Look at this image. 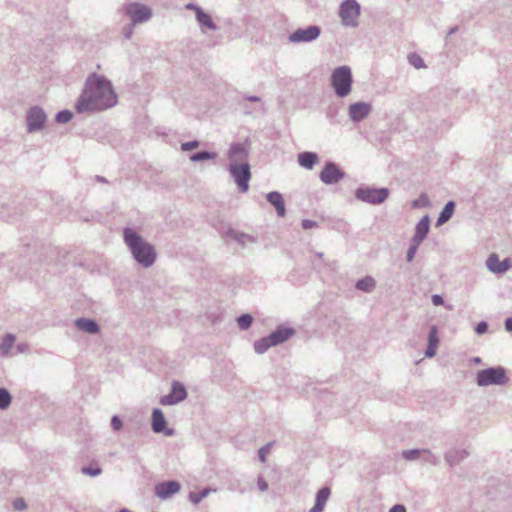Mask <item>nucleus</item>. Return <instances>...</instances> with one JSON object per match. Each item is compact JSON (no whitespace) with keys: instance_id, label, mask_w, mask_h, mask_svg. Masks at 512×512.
<instances>
[{"instance_id":"nucleus-1","label":"nucleus","mask_w":512,"mask_h":512,"mask_svg":"<svg viewBox=\"0 0 512 512\" xmlns=\"http://www.w3.org/2000/svg\"><path fill=\"white\" fill-rule=\"evenodd\" d=\"M117 103L112 83L103 75L92 73L85 81L75 108L78 113L107 110Z\"/></svg>"},{"instance_id":"nucleus-2","label":"nucleus","mask_w":512,"mask_h":512,"mask_svg":"<svg viewBox=\"0 0 512 512\" xmlns=\"http://www.w3.org/2000/svg\"><path fill=\"white\" fill-rule=\"evenodd\" d=\"M123 240L128 247L133 259L143 268H150L157 259L155 247L145 240L134 229L126 227L123 229Z\"/></svg>"},{"instance_id":"nucleus-3","label":"nucleus","mask_w":512,"mask_h":512,"mask_svg":"<svg viewBox=\"0 0 512 512\" xmlns=\"http://www.w3.org/2000/svg\"><path fill=\"white\" fill-rule=\"evenodd\" d=\"M330 82L337 97H347L352 91L353 84L351 68L346 65L335 68L331 73Z\"/></svg>"},{"instance_id":"nucleus-4","label":"nucleus","mask_w":512,"mask_h":512,"mask_svg":"<svg viewBox=\"0 0 512 512\" xmlns=\"http://www.w3.org/2000/svg\"><path fill=\"white\" fill-rule=\"evenodd\" d=\"M508 380L505 369L500 366L483 369L477 373V384L481 387L504 385Z\"/></svg>"},{"instance_id":"nucleus-5","label":"nucleus","mask_w":512,"mask_h":512,"mask_svg":"<svg viewBox=\"0 0 512 512\" xmlns=\"http://www.w3.org/2000/svg\"><path fill=\"white\" fill-rule=\"evenodd\" d=\"M357 199L369 203V204H381L389 196V190L387 188H372V187H359L355 191Z\"/></svg>"},{"instance_id":"nucleus-6","label":"nucleus","mask_w":512,"mask_h":512,"mask_svg":"<svg viewBox=\"0 0 512 512\" xmlns=\"http://www.w3.org/2000/svg\"><path fill=\"white\" fill-rule=\"evenodd\" d=\"M342 24L347 27H357L360 16V5L356 0H345L339 9Z\"/></svg>"},{"instance_id":"nucleus-7","label":"nucleus","mask_w":512,"mask_h":512,"mask_svg":"<svg viewBox=\"0 0 512 512\" xmlns=\"http://www.w3.org/2000/svg\"><path fill=\"white\" fill-rule=\"evenodd\" d=\"M229 172L237 183L241 192H247L249 189V181L251 178L250 165L248 162L241 164L230 163Z\"/></svg>"},{"instance_id":"nucleus-8","label":"nucleus","mask_w":512,"mask_h":512,"mask_svg":"<svg viewBox=\"0 0 512 512\" xmlns=\"http://www.w3.org/2000/svg\"><path fill=\"white\" fill-rule=\"evenodd\" d=\"M125 14L130 18L132 25H137L149 21L153 15L148 6L131 2L125 6Z\"/></svg>"},{"instance_id":"nucleus-9","label":"nucleus","mask_w":512,"mask_h":512,"mask_svg":"<svg viewBox=\"0 0 512 512\" xmlns=\"http://www.w3.org/2000/svg\"><path fill=\"white\" fill-rule=\"evenodd\" d=\"M47 115L39 106L31 107L26 113L27 131L34 133L41 131L46 124Z\"/></svg>"},{"instance_id":"nucleus-10","label":"nucleus","mask_w":512,"mask_h":512,"mask_svg":"<svg viewBox=\"0 0 512 512\" xmlns=\"http://www.w3.org/2000/svg\"><path fill=\"white\" fill-rule=\"evenodd\" d=\"M321 33L317 25H310L306 28H299L289 35V41L292 43L312 42L316 40Z\"/></svg>"},{"instance_id":"nucleus-11","label":"nucleus","mask_w":512,"mask_h":512,"mask_svg":"<svg viewBox=\"0 0 512 512\" xmlns=\"http://www.w3.org/2000/svg\"><path fill=\"white\" fill-rule=\"evenodd\" d=\"M187 397V391L183 384L178 381L172 383L171 392L160 398V403L165 406L176 405Z\"/></svg>"},{"instance_id":"nucleus-12","label":"nucleus","mask_w":512,"mask_h":512,"mask_svg":"<svg viewBox=\"0 0 512 512\" xmlns=\"http://www.w3.org/2000/svg\"><path fill=\"white\" fill-rule=\"evenodd\" d=\"M344 176V172L333 162H327L319 175L320 180L326 185L335 184Z\"/></svg>"},{"instance_id":"nucleus-13","label":"nucleus","mask_w":512,"mask_h":512,"mask_svg":"<svg viewBox=\"0 0 512 512\" xmlns=\"http://www.w3.org/2000/svg\"><path fill=\"white\" fill-rule=\"evenodd\" d=\"M372 112V105L368 102H355L349 105L348 115L351 121L360 122Z\"/></svg>"},{"instance_id":"nucleus-14","label":"nucleus","mask_w":512,"mask_h":512,"mask_svg":"<svg viewBox=\"0 0 512 512\" xmlns=\"http://www.w3.org/2000/svg\"><path fill=\"white\" fill-rule=\"evenodd\" d=\"M180 488V483L177 481H164L155 486V495L162 500H166L178 493Z\"/></svg>"},{"instance_id":"nucleus-15","label":"nucleus","mask_w":512,"mask_h":512,"mask_svg":"<svg viewBox=\"0 0 512 512\" xmlns=\"http://www.w3.org/2000/svg\"><path fill=\"white\" fill-rule=\"evenodd\" d=\"M486 266L494 274H503L511 268L512 263L509 258L500 261L498 256L493 253L487 258Z\"/></svg>"},{"instance_id":"nucleus-16","label":"nucleus","mask_w":512,"mask_h":512,"mask_svg":"<svg viewBox=\"0 0 512 512\" xmlns=\"http://www.w3.org/2000/svg\"><path fill=\"white\" fill-rule=\"evenodd\" d=\"M152 430L155 433L164 432L167 436H172L174 434L173 429H166V419L163 412L158 408L154 409L152 412Z\"/></svg>"},{"instance_id":"nucleus-17","label":"nucleus","mask_w":512,"mask_h":512,"mask_svg":"<svg viewBox=\"0 0 512 512\" xmlns=\"http://www.w3.org/2000/svg\"><path fill=\"white\" fill-rule=\"evenodd\" d=\"M248 150L243 144L233 143L228 150L230 163L241 164L247 162Z\"/></svg>"},{"instance_id":"nucleus-18","label":"nucleus","mask_w":512,"mask_h":512,"mask_svg":"<svg viewBox=\"0 0 512 512\" xmlns=\"http://www.w3.org/2000/svg\"><path fill=\"white\" fill-rule=\"evenodd\" d=\"M430 230V218L428 215H425L420 219V221L416 224L415 234L412 237V242L416 244H421L423 240L426 238L427 234Z\"/></svg>"},{"instance_id":"nucleus-19","label":"nucleus","mask_w":512,"mask_h":512,"mask_svg":"<svg viewBox=\"0 0 512 512\" xmlns=\"http://www.w3.org/2000/svg\"><path fill=\"white\" fill-rule=\"evenodd\" d=\"M295 334V330L290 327L279 326L275 331L270 333V340L273 341L274 345H278L287 341L290 337Z\"/></svg>"},{"instance_id":"nucleus-20","label":"nucleus","mask_w":512,"mask_h":512,"mask_svg":"<svg viewBox=\"0 0 512 512\" xmlns=\"http://www.w3.org/2000/svg\"><path fill=\"white\" fill-rule=\"evenodd\" d=\"M267 201L275 207L277 215L279 217H284L286 214L285 202L282 195L277 191L269 192L266 195Z\"/></svg>"},{"instance_id":"nucleus-21","label":"nucleus","mask_w":512,"mask_h":512,"mask_svg":"<svg viewBox=\"0 0 512 512\" xmlns=\"http://www.w3.org/2000/svg\"><path fill=\"white\" fill-rule=\"evenodd\" d=\"M195 16L202 32H206V30L215 31L217 29V26L212 20L211 16L204 12L202 8L197 9Z\"/></svg>"},{"instance_id":"nucleus-22","label":"nucleus","mask_w":512,"mask_h":512,"mask_svg":"<svg viewBox=\"0 0 512 512\" xmlns=\"http://www.w3.org/2000/svg\"><path fill=\"white\" fill-rule=\"evenodd\" d=\"M330 494L331 490L329 487L321 488L316 494L314 506L308 512H322L329 499Z\"/></svg>"},{"instance_id":"nucleus-23","label":"nucleus","mask_w":512,"mask_h":512,"mask_svg":"<svg viewBox=\"0 0 512 512\" xmlns=\"http://www.w3.org/2000/svg\"><path fill=\"white\" fill-rule=\"evenodd\" d=\"M469 453L465 449H451L445 453V461L449 466H455L463 461Z\"/></svg>"},{"instance_id":"nucleus-24","label":"nucleus","mask_w":512,"mask_h":512,"mask_svg":"<svg viewBox=\"0 0 512 512\" xmlns=\"http://www.w3.org/2000/svg\"><path fill=\"white\" fill-rule=\"evenodd\" d=\"M75 326L78 330L89 334H96L99 332V325L95 320L92 319L79 318L75 321Z\"/></svg>"},{"instance_id":"nucleus-25","label":"nucleus","mask_w":512,"mask_h":512,"mask_svg":"<svg viewBox=\"0 0 512 512\" xmlns=\"http://www.w3.org/2000/svg\"><path fill=\"white\" fill-rule=\"evenodd\" d=\"M423 453L426 455V460L431 461L433 464H436V459L430 450H419V449H411L403 451V458L407 461H414L418 459L419 455Z\"/></svg>"},{"instance_id":"nucleus-26","label":"nucleus","mask_w":512,"mask_h":512,"mask_svg":"<svg viewBox=\"0 0 512 512\" xmlns=\"http://www.w3.org/2000/svg\"><path fill=\"white\" fill-rule=\"evenodd\" d=\"M318 161V155L315 152H302L298 154V163L306 169H312Z\"/></svg>"},{"instance_id":"nucleus-27","label":"nucleus","mask_w":512,"mask_h":512,"mask_svg":"<svg viewBox=\"0 0 512 512\" xmlns=\"http://www.w3.org/2000/svg\"><path fill=\"white\" fill-rule=\"evenodd\" d=\"M227 236L241 244L243 247L248 244L256 242V238H254L253 236L239 232L234 229H230L227 232Z\"/></svg>"},{"instance_id":"nucleus-28","label":"nucleus","mask_w":512,"mask_h":512,"mask_svg":"<svg viewBox=\"0 0 512 512\" xmlns=\"http://www.w3.org/2000/svg\"><path fill=\"white\" fill-rule=\"evenodd\" d=\"M454 209L455 203L453 201L447 202L439 214L436 225L441 226L444 223L448 222L454 213Z\"/></svg>"},{"instance_id":"nucleus-29","label":"nucleus","mask_w":512,"mask_h":512,"mask_svg":"<svg viewBox=\"0 0 512 512\" xmlns=\"http://www.w3.org/2000/svg\"><path fill=\"white\" fill-rule=\"evenodd\" d=\"M356 289L369 293L374 290L376 287V281L371 276H366L362 279H359L355 284Z\"/></svg>"},{"instance_id":"nucleus-30","label":"nucleus","mask_w":512,"mask_h":512,"mask_svg":"<svg viewBox=\"0 0 512 512\" xmlns=\"http://www.w3.org/2000/svg\"><path fill=\"white\" fill-rule=\"evenodd\" d=\"M274 343L270 340V335L265 336L254 342V350L257 354L265 353L269 348L274 347Z\"/></svg>"},{"instance_id":"nucleus-31","label":"nucleus","mask_w":512,"mask_h":512,"mask_svg":"<svg viewBox=\"0 0 512 512\" xmlns=\"http://www.w3.org/2000/svg\"><path fill=\"white\" fill-rule=\"evenodd\" d=\"M15 336L13 334H6L0 344V352L3 356H7L15 342Z\"/></svg>"},{"instance_id":"nucleus-32","label":"nucleus","mask_w":512,"mask_h":512,"mask_svg":"<svg viewBox=\"0 0 512 512\" xmlns=\"http://www.w3.org/2000/svg\"><path fill=\"white\" fill-rule=\"evenodd\" d=\"M212 491H216L215 489L211 488H204L200 492H190L189 493V500L197 505L201 502L202 499L206 498Z\"/></svg>"},{"instance_id":"nucleus-33","label":"nucleus","mask_w":512,"mask_h":512,"mask_svg":"<svg viewBox=\"0 0 512 512\" xmlns=\"http://www.w3.org/2000/svg\"><path fill=\"white\" fill-rule=\"evenodd\" d=\"M217 157V153L209 151H199L190 156V161L200 162L205 160H212Z\"/></svg>"},{"instance_id":"nucleus-34","label":"nucleus","mask_w":512,"mask_h":512,"mask_svg":"<svg viewBox=\"0 0 512 512\" xmlns=\"http://www.w3.org/2000/svg\"><path fill=\"white\" fill-rule=\"evenodd\" d=\"M11 404V395L5 388L0 387V409H7Z\"/></svg>"},{"instance_id":"nucleus-35","label":"nucleus","mask_w":512,"mask_h":512,"mask_svg":"<svg viewBox=\"0 0 512 512\" xmlns=\"http://www.w3.org/2000/svg\"><path fill=\"white\" fill-rule=\"evenodd\" d=\"M253 322V318L250 314H242L237 318L238 327L241 330H247Z\"/></svg>"},{"instance_id":"nucleus-36","label":"nucleus","mask_w":512,"mask_h":512,"mask_svg":"<svg viewBox=\"0 0 512 512\" xmlns=\"http://www.w3.org/2000/svg\"><path fill=\"white\" fill-rule=\"evenodd\" d=\"M409 63L414 66L416 69L424 68V60L418 54H410L408 57Z\"/></svg>"},{"instance_id":"nucleus-37","label":"nucleus","mask_w":512,"mask_h":512,"mask_svg":"<svg viewBox=\"0 0 512 512\" xmlns=\"http://www.w3.org/2000/svg\"><path fill=\"white\" fill-rule=\"evenodd\" d=\"M73 117V114L69 110H62L56 114L55 120L58 123H67L69 122Z\"/></svg>"},{"instance_id":"nucleus-38","label":"nucleus","mask_w":512,"mask_h":512,"mask_svg":"<svg viewBox=\"0 0 512 512\" xmlns=\"http://www.w3.org/2000/svg\"><path fill=\"white\" fill-rule=\"evenodd\" d=\"M81 472L85 475H88L91 477H96L102 473V469L98 466H96V467L85 466V467H82Z\"/></svg>"},{"instance_id":"nucleus-39","label":"nucleus","mask_w":512,"mask_h":512,"mask_svg":"<svg viewBox=\"0 0 512 512\" xmlns=\"http://www.w3.org/2000/svg\"><path fill=\"white\" fill-rule=\"evenodd\" d=\"M439 343V338L437 335V328L435 326L431 327L428 335V345L437 347Z\"/></svg>"},{"instance_id":"nucleus-40","label":"nucleus","mask_w":512,"mask_h":512,"mask_svg":"<svg viewBox=\"0 0 512 512\" xmlns=\"http://www.w3.org/2000/svg\"><path fill=\"white\" fill-rule=\"evenodd\" d=\"M273 445V442H269L268 444H266L265 446L261 447L258 451V454H259V460L262 462V463H265L266 462V456L267 454L270 452V449Z\"/></svg>"},{"instance_id":"nucleus-41","label":"nucleus","mask_w":512,"mask_h":512,"mask_svg":"<svg viewBox=\"0 0 512 512\" xmlns=\"http://www.w3.org/2000/svg\"><path fill=\"white\" fill-rule=\"evenodd\" d=\"M419 245L420 244H416L415 242L411 241V245L408 248L407 254H406V259H407L408 262H412L413 261L415 255L417 253Z\"/></svg>"},{"instance_id":"nucleus-42","label":"nucleus","mask_w":512,"mask_h":512,"mask_svg":"<svg viewBox=\"0 0 512 512\" xmlns=\"http://www.w3.org/2000/svg\"><path fill=\"white\" fill-rule=\"evenodd\" d=\"M200 145L198 140L188 141L181 144V150L182 151H191L193 149L198 148Z\"/></svg>"},{"instance_id":"nucleus-43","label":"nucleus","mask_w":512,"mask_h":512,"mask_svg":"<svg viewBox=\"0 0 512 512\" xmlns=\"http://www.w3.org/2000/svg\"><path fill=\"white\" fill-rule=\"evenodd\" d=\"M123 426V422L122 420L120 419L119 416L117 415H114L112 418H111V427L113 428L114 431H119Z\"/></svg>"},{"instance_id":"nucleus-44","label":"nucleus","mask_w":512,"mask_h":512,"mask_svg":"<svg viewBox=\"0 0 512 512\" xmlns=\"http://www.w3.org/2000/svg\"><path fill=\"white\" fill-rule=\"evenodd\" d=\"M488 330V324L485 321L479 322L475 327V332L479 335L486 333Z\"/></svg>"},{"instance_id":"nucleus-45","label":"nucleus","mask_w":512,"mask_h":512,"mask_svg":"<svg viewBox=\"0 0 512 512\" xmlns=\"http://www.w3.org/2000/svg\"><path fill=\"white\" fill-rule=\"evenodd\" d=\"M314 227H317V222H315L313 220H309V219H304L302 221V228L303 229L309 230V229H312Z\"/></svg>"},{"instance_id":"nucleus-46","label":"nucleus","mask_w":512,"mask_h":512,"mask_svg":"<svg viewBox=\"0 0 512 512\" xmlns=\"http://www.w3.org/2000/svg\"><path fill=\"white\" fill-rule=\"evenodd\" d=\"M421 201H423V204H424V205H428V204H429V201H428V198L426 197V195H425V194H422V195L420 196V199L414 200V201L412 202V206H413V207H415V208L419 207V206H420V204H421Z\"/></svg>"},{"instance_id":"nucleus-47","label":"nucleus","mask_w":512,"mask_h":512,"mask_svg":"<svg viewBox=\"0 0 512 512\" xmlns=\"http://www.w3.org/2000/svg\"><path fill=\"white\" fill-rule=\"evenodd\" d=\"M433 305L440 306L444 304L443 297L441 295L435 294L431 298Z\"/></svg>"},{"instance_id":"nucleus-48","label":"nucleus","mask_w":512,"mask_h":512,"mask_svg":"<svg viewBox=\"0 0 512 512\" xmlns=\"http://www.w3.org/2000/svg\"><path fill=\"white\" fill-rule=\"evenodd\" d=\"M257 485L261 492H265L268 489V483L262 477L258 479Z\"/></svg>"},{"instance_id":"nucleus-49","label":"nucleus","mask_w":512,"mask_h":512,"mask_svg":"<svg viewBox=\"0 0 512 512\" xmlns=\"http://www.w3.org/2000/svg\"><path fill=\"white\" fill-rule=\"evenodd\" d=\"M406 507L402 504H396L392 506L388 512H406Z\"/></svg>"},{"instance_id":"nucleus-50","label":"nucleus","mask_w":512,"mask_h":512,"mask_svg":"<svg viewBox=\"0 0 512 512\" xmlns=\"http://www.w3.org/2000/svg\"><path fill=\"white\" fill-rule=\"evenodd\" d=\"M436 354V347L435 346H427V349L425 351V356L428 358L433 357Z\"/></svg>"},{"instance_id":"nucleus-51","label":"nucleus","mask_w":512,"mask_h":512,"mask_svg":"<svg viewBox=\"0 0 512 512\" xmlns=\"http://www.w3.org/2000/svg\"><path fill=\"white\" fill-rule=\"evenodd\" d=\"M133 26L134 25H129L128 27L124 28V36L125 38L129 39L133 33Z\"/></svg>"},{"instance_id":"nucleus-52","label":"nucleus","mask_w":512,"mask_h":512,"mask_svg":"<svg viewBox=\"0 0 512 512\" xmlns=\"http://www.w3.org/2000/svg\"><path fill=\"white\" fill-rule=\"evenodd\" d=\"M14 507L16 509H24L26 507L23 499H18L14 502Z\"/></svg>"},{"instance_id":"nucleus-53","label":"nucleus","mask_w":512,"mask_h":512,"mask_svg":"<svg viewBox=\"0 0 512 512\" xmlns=\"http://www.w3.org/2000/svg\"><path fill=\"white\" fill-rule=\"evenodd\" d=\"M185 9L187 10H193L195 11V14L197 13V9H201V7H199L198 5L194 4V3H188L185 5Z\"/></svg>"},{"instance_id":"nucleus-54","label":"nucleus","mask_w":512,"mask_h":512,"mask_svg":"<svg viewBox=\"0 0 512 512\" xmlns=\"http://www.w3.org/2000/svg\"><path fill=\"white\" fill-rule=\"evenodd\" d=\"M504 325H505V329H506L507 331H509V332H510V331H512V317L507 318V319L505 320Z\"/></svg>"},{"instance_id":"nucleus-55","label":"nucleus","mask_w":512,"mask_h":512,"mask_svg":"<svg viewBox=\"0 0 512 512\" xmlns=\"http://www.w3.org/2000/svg\"><path fill=\"white\" fill-rule=\"evenodd\" d=\"M27 348H28V347H27V345H26V344H23V343H22V344H19V345L17 346V349H18V351H19V352H25V351L27 350Z\"/></svg>"},{"instance_id":"nucleus-56","label":"nucleus","mask_w":512,"mask_h":512,"mask_svg":"<svg viewBox=\"0 0 512 512\" xmlns=\"http://www.w3.org/2000/svg\"><path fill=\"white\" fill-rule=\"evenodd\" d=\"M247 100H249L251 102H258V101H260V98L258 96H249V97H247Z\"/></svg>"},{"instance_id":"nucleus-57","label":"nucleus","mask_w":512,"mask_h":512,"mask_svg":"<svg viewBox=\"0 0 512 512\" xmlns=\"http://www.w3.org/2000/svg\"><path fill=\"white\" fill-rule=\"evenodd\" d=\"M457 29H458L457 27H453V28H451V29H450V31H449V33H448V35H452V34H454V33L457 31Z\"/></svg>"},{"instance_id":"nucleus-58","label":"nucleus","mask_w":512,"mask_h":512,"mask_svg":"<svg viewBox=\"0 0 512 512\" xmlns=\"http://www.w3.org/2000/svg\"><path fill=\"white\" fill-rule=\"evenodd\" d=\"M97 180L100 181V182H107L106 179L104 177H101V176H97Z\"/></svg>"},{"instance_id":"nucleus-59","label":"nucleus","mask_w":512,"mask_h":512,"mask_svg":"<svg viewBox=\"0 0 512 512\" xmlns=\"http://www.w3.org/2000/svg\"><path fill=\"white\" fill-rule=\"evenodd\" d=\"M474 362H475V363H480V362H481V359H480L479 357H476V358H474Z\"/></svg>"}]
</instances>
